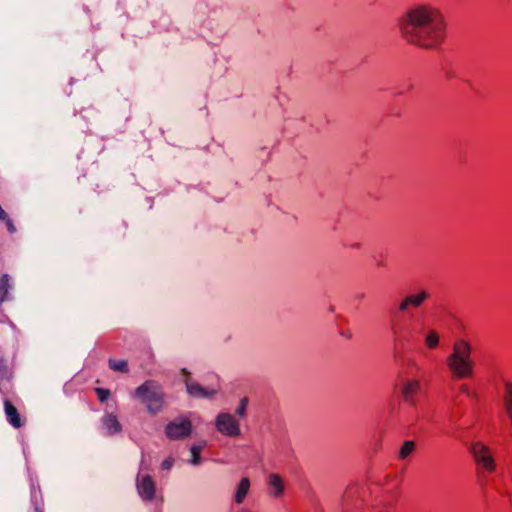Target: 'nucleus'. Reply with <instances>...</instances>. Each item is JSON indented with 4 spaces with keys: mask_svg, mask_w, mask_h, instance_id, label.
<instances>
[{
    "mask_svg": "<svg viewBox=\"0 0 512 512\" xmlns=\"http://www.w3.org/2000/svg\"><path fill=\"white\" fill-rule=\"evenodd\" d=\"M445 30L440 11L428 5H420L407 12V19L401 25L403 37L409 43L425 49H433L442 44Z\"/></svg>",
    "mask_w": 512,
    "mask_h": 512,
    "instance_id": "1",
    "label": "nucleus"
},
{
    "mask_svg": "<svg viewBox=\"0 0 512 512\" xmlns=\"http://www.w3.org/2000/svg\"><path fill=\"white\" fill-rule=\"evenodd\" d=\"M447 366L453 379L473 377L474 361L471 358V345L468 341L462 339L455 341L453 351L447 357Z\"/></svg>",
    "mask_w": 512,
    "mask_h": 512,
    "instance_id": "2",
    "label": "nucleus"
},
{
    "mask_svg": "<svg viewBox=\"0 0 512 512\" xmlns=\"http://www.w3.org/2000/svg\"><path fill=\"white\" fill-rule=\"evenodd\" d=\"M134 396L146 405L151 415H156L163 408L164 393L161 386L153 380H147L137 387Z\"/></svg>",
    "mask_w": 512,
    "mask_h": 512,
    "instance_id": "3",
    "label": "nucleus"
},
{
    "mask_svg": "<svg viewBox=\"0 0 512 512\" xmlns=\"http://www.w3.org/2000/svg\"><path fill=\"white\" fill-rule=\"evenodd\" d=\"M471 452L474 460L478 466H481L485 471L492 473L496 470V463L491 454L490 448L481 443L476 442L471 445Z\"/></svg>",
    "mask_w": 512,
    "mask_h": 512,
    "instance_id": "4",
    "label": "nucleus"
},
{
    "mask_svg": "<svg viewBox=\"0 0 512 512\" xmlns=\"http://www.w3.org/2000/svg\"><path fill=\"white\" fill-rule=\"evenodd\" d=\"M215 426L217 430L228 437H238L241 434V429L238 421L234 415L226 412L219 413L215 419Z\"/></svg>",
    "mask_w": 512,
    "mask_h": 512,
    "instance_id": "5",
    "label": "nucleus"
},
{
    "mask_svg": "<svg viewBox=\"0 0 512 512\" xmlns=\"http://www.w3.org/2000/svg\"><path fill=\"white\" fill-rule=\"evenodd\" d=\"M192 433V423L189 419L171 421L165 427V434L170 440H180Z\"/></svg>",
    "mask_w": 512,
    "mask_h": 512,
    "instance_id": "6",
    "label": "nucleus"
},
{
    "mask_svg": "<svg viewBox=\"0 0 512 512\" xmlns=\"http://www.w3.org/2000/svg\"><path fill=\"white\" fill-rule=\"evenodd\" d=\"M136 489L144 501H152L156 494V484L150 475H139L136 478Z\"/></svg>",
    "mask_w": 512,
    "mask_h": 512,
    "instance_id": "7",
    "label": "nucleus"
},
{
    "mask_svg": "<svg viewBox=\"0 0 512 512\" xmlns=\"http://www.w3.org/2000/svg\"><path fill=\"white\" fill-rule=\"evenodd\" d=\"M187 393L194 398H212L216 393V389H207L197 382L190 381L188 378L185 380Z\"/></svg>",
    "mask_w": 512,
    "mask_h": 512,
    "instance_id": "8",
    "label": "nucleus"
},
{
    "mask_svg": "<svg viewBox=\"0 0 512 512\" xmlns=\"http://www.w3.org/2000/svg\"><path fill=\"white\" fill-rule=\"evenodd\" d=\"M502 405L503 409L512 425V381L503 380V391H502Z\"/></svg>",
    "mask_w": 512,
    "mask_h": 512,
    "instance_id": "9",
    "label": "nucleus"
},
{
    "mask_svg": "<svg viewBox=\"0 0 512 512\" xmlns=\"http://www.w3.org/2000/svg\"><path fill=\"white\" fill-rule=\"evenodd\" d=\"M421 390V383L418 380H410L407 381L401 390V394L406 402H408L411 405L416 404L415 396L420 392Z\"/></svg>",
    "mask_w": 512,
    "mask_h": 512,
    "instance_id": "10",
    "label": "nucleus"
},
{
    "mask_svg": "<svg viewBox=\"0 0 512 512\" xmlns=\"http://www.w3.org/2000/svg\"><path fill=\"white\" fill-rule=\"evenodd\" d=\"M429 296V293L425 290L415 295H409L402 300L399 306V310L405 311L408 308V306L418 308L426 299L429 298Z\"/></svg>",
    "mask_w": 512,
    "mask_h": 512,
    "instance_id": "11",
    "label": "nucleus"
},
{
    "mask_svg": "<svg viewBox=\"0 0 512 512\" xmlns=\"http://www.w3.org/2000/svg\"><path fill=\"white\" fill-rule=\"evenodd\" d=\"M4 410L7 417L8 422L14 428H20L23 425L22 419L18 413L17 408L14 404L8 400H4Z\"/></svg>",
    "mask_w": 512,
    "mask_h": 512,
    "instance_id": "12",
    "label": "nucleus"
},
{
    "mask_svg": "<svg viewBox=\"0 0 512 512\" xmlns=\"http://www.w3.org/2000/svg\"><path fill=\"white\" fill-rule=\"evenodd\" d=\"M251 482L248 477H243L237 484L233 500L236 504H242L250 491Z\"/></svg>",
    "mask_w": 512,
    "mask_h": 512,
    "instance_id": "13",
    "label": "nucleus"
},
{
    "mask_svg": "<svg viewBox=\"0 0 512 512\" xmlns=\"http://www.w3.org/2000/svg\"><path fill=\"white\" fill-rule=\"evenodd\" d=\"M268 484L273 489L271 492L272 496L279 498L282 496L285 490L284 482L279 474L271 473L268 476Z\"/></svg>",
    "mask_w": 512,
    "mask_h": 512,
    "instance_id": "14",
    "label": "nucleus"
},
{
    "mask_svg": "<svg viewBox=\"0 0 512 512\" xmlns=\"http://www.w3.org/2000/svg\"><path fill=\"white\" fill-rule=\"evenodd\" d=\"M103 425L110 435L119 433L121 431V424L117 417L113 414H108L103 418Z\"/></svg>",
    "mask_w": 512,
    "mask_h": 512,
    "instance_id": "15",
    "label": "nucleus"
},
{
    "mask_svg": "<svg viewBox=\"0 0 512 512\" xmlns=\"http://www.w3.org/2000/svg\"><path fill=\"white\" fill-rule=\"evenodd\" d=\"M9 280L8 274H3L0 278V303L9 300V289L11 288Z\"/></svg>",
    "mask_w": 512,
    "mask_h": 512,
    "instance_id": "16",
    "label": "nucleus"
},
{
    "mask_svg": "<svg viewBox=\"0 0 512 512\" xmlns=\"http://www.w3.org/2000/svg\"><path fill=\"white\" fill-rule=\"evenodd\" d=\"M108 365H109V368L114 370V371H117V372H121V373H128L129 372V367H128V362L127 360H114V359H109L108 361Z\"/></svg>",
    "mask_w": 512,
    "mask_h": 512,
    "instance_id": "17",
    "label": "nucleus"
},
{
    "mask_svg": "<svg viewBox=\"0 0 512 512\" xmlns=\"http://www.w3.org/2000/svg\"><path fill=\"white\" fill-rule=\"evenodd\" d=\"M203 447H204V444H200V445L194 444L191 446V448H190L191 458L189 460L190 464H192L194 466H197L200 464V462H201L200 453H201Z\"/></svg>",
    "mask_w": 512,
    "mask_h": 512,
    "instance_id": "18",
    "label": "nucleus"
},
{
    "mask_svg": "<svg viewBox=\"0 0 512 512\" xmlns=\"http://www.w3.org/2000/svg\"><path fill=\"white\" fill-rule=\"evenodd\" d=\"M414 450H415L414 441H410V440L405 441L400 449L399 458L405 459Z\"/></svg>",
    "mask_w": 512,
    "mask_h": 512,
    "instance_id": "19",
    "label": "nucleus"
},
{
    "mask_svg": "<svg viewBox=\"0 0 512 512\" xmlns=\"http://www.w3.org/2000/svg\"><path fill=\"white\" fill-rule=\"evenodd\" d=\"M459 392L473 399L476 403L479 402V394L477 391L471 390L468 384H461L459 386Z\"/></svg>",
    "mask_w": 512,
    "mask_h": 512,
    "instance_id": "20",
    "label": "nucleus"
},
{
    "mask_svg": "<svg viewBox=\"0 0 512 512\" xmlns=\"http://www.w3.org/2000/svg\"><path fill=\"white\" fill-rule=\"evenodd\" d=\"M425 344L429 349H434L439 344V335L436 331H431L425 339Z\"/></svg>",
    "mask_w": 512,
    "mask_h": 512,
    "instance_id": "21",
    "label": "nucleus"
},
{
    "mask_svg": "<svg viewBox=\"0 0 512 512\" xmlns=\"http://www.w3.org/2000/svg\"><path fill=\"white\" fill-rule=\"evenodd\" d=\"M248 403H249V399L247 397H243L235 409V415H237L241 418L244 417L246 415Z\"/></svg>",
    "mask_w": 512,
    "mask_h": 512,
    "instance_id": "22",
    "label": "nucleus"
},
{
    "mask_svg": "<svg viewBox=\"0 0 512 512\" xmlns=\"http://www.w3.org/2000/svg\"><path fill=\"white\" fill-rule=\"evenodd\" d=\"M95 392L100 402H105L110 396V391L104 388H96Z\"/></svg>",
    "mask_w": 512,
    "mask_h": 512,
    "instance_id": "23",
    "label": "nucleus"
},
{
    "mask_svg": "<svg viewBox=\"0 0 512 512\" xmlns=\"http://www.w3.org/2000/svg\"><path fill=\"white\" fill-rule=\"evenodd\" d=\"M8 369L4 359H0V379L7 377Z\"/></svg>",
    "mask_w": 512,
    "mask_h": 512,
    "instance_id": "24",
    "label": "nucleus"
},
{
    "mask_svg": "<svg viewBox=\"0 0 512 512\" xmlns=\"http://www.w3.org/2000/svg\"><path fill=\"white\" fill-rule=\"evenodd\" d=\"M173 464H174V459H173V457L169 456L163 460L161 467L164 470H170L172 468Z\"/></svg>",
    "mask_w": 512,
    "mask_h": 512,
    "instance_id": "25",
    "label": "nucleus"
},
{
    "mask_svg": "<svg viewBox=\"0 0 512 512\" xmlns=\"http://www.w3.org/2000/svg\"><path fill=\"white\" fill-rule=\"evenodd\" d=\"M2 221H4L6 223V226H7V229L10 233H14L16 231V228L13 224V221L9 218L8 214L6 213V218L5 219H1Z\"/></svg>",
    "mask_w": 512,
    "mask_h": 512,
    "instance_id": "26",
    "label": "nucleus"
},
{
    "mask_svg": "<svg viewBox=\"0 0 512 512\" xmlns=\"http://www.w3.org/2000/svg\"><path fill=\"white\" fill-rule=\"evenodd\" d=\"M35 512H43L42 508L38 505L35 506Z\"/></svg>",
    "mask_w": 512,
    "mask_h": 512,
    "instance_id": "27",
    "label": "nucleus"
},
{
    "mask_svg": "<svg viewBox=\"0 0 512 512\" xmlns=\"http://www.w3.org/2000/svg\"><path fill=\"white\" fill-rule=\"evenodd\" d=\"M182 373L186 376L189 374V372L186 369H182Z\"/></svg>",
    "mask_w": 512,
    "mask_h": 512,
    "instance_id": "28",
    "label": "nucleus"
}]
</instances>
